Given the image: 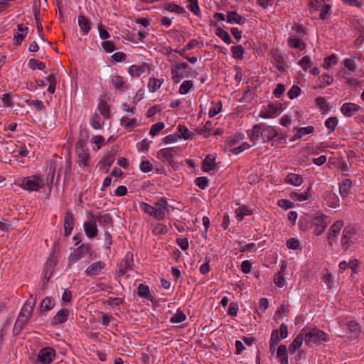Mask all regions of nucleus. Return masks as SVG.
<instances>
[{
    "instance_id": "12",
    "label": "nucleus",
    "mask_w": 364,
    "mask_h": 364,
    "mask_svg": "<svg viewBox=\"0 0 364 364\" xmlns=\"http://www.w3.org/2000/svg\"><path fill=\"white\" fill-rule=\"evenodd\" d=\"M280 113L278 106L269 104L260 111L259 117L262 119H271L279 115Z\"/></svg>"
},
{
    "instance_id": "19",
    "label": "nucleus",
    "mask_w": 364,
    "mask_h": 364,
    "mask_svg": "<svg viewBox=\"0 0 364 364\" xmlns=\"http://www.w3.org/2000/svg\"><path fill=\"white\" fill-rule=\"evenodd\" d=\"M77 154L78 156V161L80 166L86 167L89 163V153L88 149H85L83 146L77 148Z\"/></svg>"
},
{
    "instance_id": "54",
    "label": "nucleus",
    "mask_w": 364,
    "mask_h": 364,
    "mask_svg": "<svg viewBox=\"0 0 364 364\" xmlns=\"http://www.w3.org/2000/svg\"><path fill=\"white\" fill-rule=\"evenodd\" d=\"M186 318V316L181 311H177V312L170 318V322L172 323H179L184 321Z\"/></svg>"
},
{
    "instance_id": "20",
    "label": "nucleus",
    "mask_w": 364,
    "mask_h": 364,
    "mask_svg": "<svg viewBox=\"0 0 364 364\" xmlns=\"http://www.w3.org/2000/svg\"><path fill=\"white\" fill-rule=\"evenodd\" d=\"M105 264L101 261H97L91 264L85 271V273L88 277L98 275L100 272L104 269Z\"/></svg>"
},
{
    "instance_id": "60",
    "label": "nucleus",
    "mask_w": 364,
    "mask_h": 364,
    "mask_svg": "<svg viewBox=\"0 0 364 364\" xmlns=\"http://www.w3.org/2000/svg\"><path fill=\"white\" fill-rule=\"evenodd\" d=\"M338 62V58L335 54H331V55L324 58V68H329L332 65H335Z\"/></svg>"
},
{
    "instance_id": "22",
    "label": "nucleus",
    "mask_w": 364,
    "mask_h": 364,
    "mask_svg": "<svg viewBox=\"0 0 364 364\" xmlns=\"http://www.w3.org/2000/svg\"><path fill=\"white\" fill-rule=\"evenodd\" d=\"M217 168V165L215 164V156L212 154H209L205 156V158L203 161L202 164V169L203 171L209 172L210 171H214Z\"/></svg>"
},
{
    "instance_id": "46",
    "label": "nucleus",
    "mask_w": 364,
    "mask_h": 364,
    "mask_svg": "<svg viewBox=\"0 0 364 364\" xmlns=\"http://www.w3.org/2000/svg\"><path fill=\"white\" fill-rule=\"evenodd\" d=\"M274 284L279 288L285 287L287 282L282 272H278L274 276Z\"/></svg>"
},
{
    "instance_id": "40",
    "label": "nucleus",
    "mask_w": 364,
    "mask_h": 364,
    "mask_svg": "<svg viewBox=\"0 0 364 364\" xmlns=\"http://www.w3.org/2000/svg\"><path fill=\"white\" fill-rule=\"evenodd\" d=\"M288 45L291 48H297L303 50L305 48L304 43L299 38L296 37H291L288 39Z\"/></svg>"
},
{
    "instance_id": "25",
    "label": "nucleus",
    "mask_w": 364,
    "mask_h": 364,
    "mask_svg": "<svg viewBox=\"0 0 364 364\" xmlns=\"http://www.w3.org/2000/svg\"><path fill=\"white\" fill-rule=\"evenodd\" d=\"M137 294L139 297L145 299L148 301H153L154 299L150 288L147 285L143 284L139 285L137 288Z\"/></svg>"
},
{
    "instance_id": "43",
    "label": "nucleus",
    "mask_w": 364,
    "mask_h": 364,
    "mask_svg": "<svg viewBox=\"0 0 364 364\" xmlns=\"http://www.w3.org/2000/svg\"><path fill=\"white\" fill-rule=\"evenodd\" d=\"M324 199L330 208H335L338 206V198L334 193H326Z\"/></svg>"
},
{
    "instance_id": "18",
    "label": "nucleus",
    "mask_w": 364,
    "mask_h": 364,
    "mask_svg": "<svg viewBox=\"0 0 364 364\" xmlns=\"http://www.w3.org/2000/svg\"><path fill=\"white\" fill-rule=\"evenodd\" d=\"M28 27L23 24H18L17 26V31L14 36L15 44L21 45L28 34Z\"/></svg>"
},
{
    "instance_id": "52",
    "label": "nucleus",
    "mask_w": 364,
    "mask_h": 364,
    "mask_svg": "<svg viewBox=\"0 0 364 364\" xmlns=\"http://www.w3.org/2000/svg\"><path fill=\"white\" fill-rule=\"evenodd\" d=\"M212 129V123L210 121H207L205 124L200 128L197 129V132L200 134H203L205 137L209 136V132Z\"/></svg>"
},
{
    "instance_id": "15",
    "label": "nucleus",
    "mask_w": 364,
    "mask_h": 364,
    "mask_svg": "<svg viewBox=\"0 0 364 364\" xmlns=\"http://www.w3.org/2000/svg\"><path fill=\"white\" fill-rule=\"evenodd\" d=\"M110 82L118 91L123 92L129 89V85L123 77L118 75H112L110 77Z\"/></svg>"
},
{
    "instance_id": "3",
    "label": "nucleus",
    "mask_w": 364,
    "mask_h": 364,
    "mask_svg": "<svg viewBox=\"0 0 364 364\" xmlns=\"http://www.w3.org/2000/svg\"><path fill=\"white\" fill-rule=\"evenodd\" d=\"M36 299L31 295L22 307L21 312L15 323V328H22L31 318Z\"/></svg>"
},
{
    "instance_id": "56",
    "label": "nucleus",
    "mask_w": 364,
    "mask_h": 364,
    "mask_svg": "<svg viewBox=\"0 0 364 364\" xmlns=\"http://www.w3.org/2000/svg\"><path fill=\"white\" fill-rule=\"evenodd\" d=\"M180 139H181V136H180V135L178 134L173 133V134L166 136L163 139V141L166 144H169L176 143Z\"/></svg>"
},
{
    "instance_id": "42",
    "label": "nucleus",
    "mask_w": 364,
    "mask_h": 364,
    "mask_svg": "<svg viewBox=\"0 0 364 364\" xmlns=\"http://www.w3.org/2000/svg\"><path fill=\"white\" fill-rule=\"evenodd\" d=\"M97 108L100 112V114L105 117V118H109L110 117V109L109 106L108 105L107 102L105 100H101L98 103Z\"/></svg>"
},
{
    "instance_id": "1",
    "label": "nucleus",
    "mask_w": 364,
    "mask_h": 364,
    "mask_svg": "<svg viewBox=\"0 0 364 364\" xmlns=\"http://www.w3.org/2000/svg\"><path fill=\"white\" fill-rule=\"evenodd\" d=\"M248 135L252 141L262 139L264 142H267L272 140L277 135V130L270 125L257 124L253 126Z\"/></svg>"
},
{
    "instance_id": "61",
    "label": "nucleus",
    "mask_w": 364,
    "mask_h": 364,
    "mask_svg": "<svg viewBox=\"0 0 364 364\" xmlns=\"http://www.w3.org/2000/svg\"><path fill=\"white\" fill-rule=\"evenodd\" d=\"M136 146L139 152H146L149 151L150 147L149 142L146 139L139 141Z\"/></svg>"
},
{
    "instance_id": "9",
    "label": "nucleus",
    "mask_w": 364,
    "mask_h": 364,
    "mask_svg": "<svg viewBox=\"0 0 364 364\" xmlns=\"http://www.w3.org/2000/svg\"><path fill=\"white\" fill-rule=\"evenodd\" d=\"M156 219L162 220L165 218L166 215L169 213L168 203L164 198H160L154 204Z\"/></svg>"
},
{
    "instance_id": "8",
    "label": "nucleus",
    "mask_w": 364,
    "mask_h": 364,
    "mask_svg": "<svg viewBox=\"0 0 364 364\" xmlns=\"http://www.w3.org/2000/svg\"><path fill=\"white\" fill-rule=\"evenodd\" d=\"M55 358V350L51 347H46L38 352L37 359L41 364H50Z\"/></svg>"
},
{
    "instance_id": "21",
    "label": "nucleus",
    "mask_w": 364,
    "mask_h": 364,
    "mask_svg": "<svg viewBox=\"0 0 364 364\" xmlns=\"http://www.w3.org/2000/svg\"><path fill=\"white\" fill-rule=\"evenodd\" d=\"M149 68V66L145 63L141 65H132L128 68V73L132 77H139Z\"/></svg>"
},
{
    "instance_id": "47",
    "label": "nucleus",
    "mask_w": 364,
    "mask_h": 364,
    "mask_svg": "<svg viewBox=\"0 0 364 364\" xmlns=\"http://www.w3.org/2000/svg\"><path fill=\"white\" fill-rule=\"evenodd\" d=\"M14 185L28 191H36L41 188V183H14Z\"/></svg>"
},
{
    "instance_id": "31",
    "label": "nucleus",
    "mask_w": 364,
    "mask_h": 364,
    "mask_svg": "<svg viewBox=\"0 0 364 364\" xmlns=\"http://www.w3.org/2000/svg\"><path fill=\"white\" fill-rule=\"evenodd\" d=\"M164 8L169 12L175 13L177 14H183L186 13V10L183 7L173 2L166 3L164 6Z\"/></svg>"
},
{
    "instance_id": "2",
    "label": "nucleus",
    "mask_w": 364,
    "mask_h": 364,
    "mask_svg": "<svg viewBox=\"0 0 364 364\" xmlns=\"http://www.w3.org/2000/svg\"><path fill=\"white\" fill-rule=\"evenodd\" d=\"M171 79L174 83H179L182 79L198 76V73L193 70L187 63L179 62L174 63L171 68Z\"/></svg>"
},
{
    "instance_id": "57",
    "label": "nucleus",
    "mask_w": 364,
    "mask_h": 364,
    "mask_svg": "<svg viewBox=\"0 0 364 364\" xmlns=\"http://www.w3.org/2000/svg\"><path fill=\"white\" fill-rule=\"evenodd\" d=\"M90 124L95 129H100L102 127L100 117L97 114H94L90 120Z\"/></svg>"
},
{
    "instance_id": "6",
    "label": "nucleus",
    "mask_w": 364,
    "mask_h": 364,
    "mask_svg": "<svg viewBox=\"0 0 364 364\" xmlns=\"http://www.w3.org/2000/svg\"><path fill=\"white\" fill-rule=\"evenodd\" d=\"M304 334L306 339V344L309 346L319 344L321 342L328 341L327 334L317 328L311 329L308 333Z\"/></svg>"
},
{
    "instance_id": "41",
    "label": "nucleus",
    "mask_w": 364,
    "mask_h": 364,
    "mask_svg": "<svg viewBox=\"0 0 364 364\" xmlns=\"http://www.w3.org/2000/svg\"><path fill=\"white\" fill-rule=\"evenodd\" d=\"M99 224L105 228H110L112 226V219L109 214H104L97 217Z\"/></svg>"
},
{
    "instance_id": "49",
    "label": "nucleus",
    "mask_w": 364,
    "mask_h": 364,
    "mask_svg": "<svg viewBox=\"0 0 364 364\" xmlns=\"http://www.w3.org/2000/svg\"><path fill=\"white\" fill-rule=\"evenodd\" d=\"M165 124L162 122H159L157 123L154 124L150 129L149 135L152 137L157 136L159 132L164 128Z\"/></svg>"
},
{
    "instance_id": "23",
    "label": "nucleus",
    "mask_w": 364,
    "mask_h": 364,
    "mask_svg": "<svg viewBox=\"0 0 364 364\" xmlns=\"http://www.w3.org/2000/svg\"><path fill=\"white\" fill-rule=\"evenodd\" d=\"M226 21L230 24L243 25L245 19L236 11H230L227 13Z\"/></svg>"
},
{
    "instance_id": "32",
    "label": "nucleus",
    "mask_w": 364,
    "mask_h": 364,
    "mask_svg": "<svg viewBox=\"0 0 364 364\" xmlns=\"http://www.w3.org/2000/svg\"><path fill=\"white\" fill-rule=\"evenodd\" d=\"M177 129L180 133L178 134L181 136V139L185 140H192L194 138L195 134L193 132H191L184 125L179 124Z\"/></svg>"
},
{
    "instance_id": "35",
    "label": "nucleus",
    "mask_w": 364,
    "mask_h": 364,
    "mask_svg": "<svg viewBox=\"0 0 364 364\" xmlns=\"http://www.w3.org/2000/svg\"><path fill=\"white\" fill-rule=\"evenodd\" d=\"M314 130L312 126L301 127L297 129V132L293 137V141L302 138L304 136L311 134Z\"/></svg>"
},
{
    "instance_id": "58",
    "label": "nucleus",
    "mask_w": 364,
    "mask_h": 364,
    "mask_svg": "<svg viewBox=\"0 0 364 364\" xmlns=\"http://www.w3.org/2000/svg\"><path fill=\"white\" fill-rule=\"evenodd\" d=\"M337 125L338 119L336 117H331L328 118L325 122V126L330 131V132L334 131Z\"/></svg>"
},
{
    "instance_id": "10",
    "label": "nucleus",
    "mask_w": 364,
    "mask_h": 364,
    "mask_svg": "<svg viewBox=\"0 0 364 364\" xmlns=\"http://www.w3.org/2000/svg\"><path fill=\"white\" fill-rule=\"evenodd\" d=\"M90 250L89 244H82L72 252L69 256V262L70 264L75 263L79 259L85 257Z\"/></svg>"
},
{
    "instance_id": "4",
    "label": "nucleus",
    "mask_w": 364,
    "mask_h": 364,
    "mask_svg": "<svg viewBox=\"0 0 364 364\" xmlns=\"http://www.w3.org/2000/svg\"><path fill=\"white\" fill-rule=\"evenodd\" d=\"M360 232L354 227L346 226L342 233L341 245L345 250H351L360 242Z\"/></svg>"
},
{
    "instance_id": "24",
    "label": "nucleus",
    "mask_w": 364,
    "mask_h": 364,
    "mask_svg": "<svg viewBox=\"0 0 364 364\" xmlns=\"http://www.w3.org/2000/svg\"><path fill=\"white\" fill-rule=\"evenodd\" d=\"M68 316L69 310L64 308L61 309L53 316L52 323L54 325H58L65 323L68 320Z\"/></svg>"
},
{
    "instance_id": "45",
    "label": "nucleus",
    "mask_w": 364,
    "mask_h": 364,
    "mask_svg": "<svg viewBox=\"0 0 364 364\" xmlns=\"http://www.w3.org/2000/svg\"><path fill=\"white\" fill-rule=\"evenodd\" d=\"M222 109V102L220 101L212 102L211 107L209 109L208 115L213 117L220 112Z\"/></svg>"
},
{
    "instance_id": "13",
    "label": "nucleus",
    "mask_w": 364,
    "mask_h": 364,
    "mask_svg": "<svg viewBox=\"0 0 364 364\" xmlns=\"http://www.w3.org/2000/svg\"><path fill=\"white\" fill-rule=\"evenodd\" d=\"M360 110H362L361 107L353 102H346L341 107V113L346 117H351Z\"/></svg>"
},
{
    "instance_id": "7",
    "label": "nucleus",
    "mask_w": 364,
    "mask_h": 364,
    "mask_svg": "<svg viewBox=\"0 0 364 364\" xmlns=\"http://www.w3.org/2000/svg\"><path fill=\"white\" fill-rule=\"evenodd\" d=\"M119 124L124 130L131 132L141 124V119L140 117L130 118L128 116H124L120 118Z\"/></svg>"
},
{
    "instance_id": "29",
    "label": "nucleus",
    "mask_w": 364,
    "mask_h": 364,
    "mask_svg": "<svg viewBox=\"0 0 364 364\" xmlns=\"http://www.w3.org/2000/svg\"><path fill=\"white\" fill-rule=\"evenodd\" d=\"M62 180V176L60 174L59 170L55 166H50L47 176L48 182H60Z\"/></svg>"
},
{
    "instance_id": "36",
    "label": "nucleus",
    "mask_w": 364,
    "mask_h": 364,
    "mask_svg": "<svg viewBox=\"0 0 364 364\" xmlns=\"http://www.w3.org/2000/svg\"><path fill=\"white\" fill-rule=\"evenodd\" d=\"M232 58L237 60H242L244 58L245 48L241 46H233L230 48Z\"/></svg>"
},
{
    "instance_id": "14",
    "label": "nucleus",
    "mask_w": 364,
    "mask_h": 364,
    "mask_svg": "<svg viewBox=\"0 0 364 364\" xmlns=\"http://www.w3.org/2000/svg\"><path fill=\"white\" fill-rule=\"evenodd\" d=\"M133 265V255L130 252H128L120 264L118 271L119 276L124 275L127 272L132 269Z\"/></svg>"
},
{
    "instance_id": "27",
    "label": "nucleus",
    "mask_w": 364,
    "mask_h": 364,
    "mask_svg": "<svg viewBox=\"0 0 364 364\" xmlns=\"http://www.w3.org/2000/svg\"><path fill=\"white\" fill-rule=\"evenodd\" d=\"M163 78H156L155 77H151L149 79L147 87L149 91L151 93H154L158 91L164 83Z\"/></svg>"
},
{
    "instance_id": "5",
    "label": "nucleus",
    "mask_w": 364,
    "mask_h": 364,
    "mask_svg": "<svg viewBox=\"0 0 364 364\" xmlns=\"http://www.w3.org/2000/svg\"><path fill=\"white\" fill-rule=\"evenodd\" d=\"M328 217L321 212H317L311 218V228L313 233L318 236L326 230V227L329 224Z\"/></svg>"
},
{
    "instance_id": "37",
    "label": "nucleus",
    "mask_w": 364,
    "mask_h": 364,
    "mask_svg": "<svg viewBox=\"0 0 364 364\" xmlns=\"http://www.w3.org/2000/svg\"><path fill=\"white\" fill-rule=\"evenodd\" d=\"M333 81V77L328 74H323L318 78V85L320 88L325 87L331 85Z\"/></svg>"
},
{
    "instance_id": "16",
    "label": "nucleus",
    "mask_w": 364,
    "mask_h": 364,
    "mask_svg": "<svg viewBox=\"0 0 364 364\" xmlns=\"http://www.w3.org/2000/svg\"><path fill=\"white\" fill-rule=\"evenodd\" d=\"M179 148L177 146L161 149L158 151L157 157L161 160L171 161L177 154Z\"/></svg>"
},
{
    "instance_id": "33",
    "label": "nucleus",
    "mask_w": 364,
    "mask_h": 364,
    "mask_svg": "<svg viewBox=\"0 0 364 364\" xmlns=\"http://www.w3.org/2000/svg\"><path fill=\"white\" fill-rule=\"evenodd\" d=\"M194 87V83L192 80H186L180 85L179 93L181 95H186L190 92Z\"/></svg>"
},
{
    "instance_id": "28",
    "label": "nucleus",
    "mask_w": 364,
    "mask_h": 364,
    "mask_svg": "<svg viewBox=\"0 0 364 364\" xmlns=\"http://www.w3.org/2000/svg\"><path fill=\"white\" fill-rule=\"evenodd\" d=\"M235 217L238 221H242L245 216L250 215L252 211L247 205H240L235 210Z\"/></svg>"
},
{
    "instance_id": "34",
    "label": "nucleus",
    "mask_w": 364,
    "mask_h": 364,
    "mask_svg": "<svg viewBox=\"0 0 364 364\" xmlns=\"http://www.w3.org/2000/svg\"><path fill=\"white\" fill-rule=\"evenodd\" d=\"M139 208L146 214L156 219L154 206L144 202H139Z\"/></svg>"
},
{
    "instance_id": "59",
    "label": "nucleus",
    "mask_w": 364,
    "mask_h": 364,
    "mask_svg": "<svg viewBox=\"0 0 364 364\" xmlns=\"http://www.w3.org/2000/svg\"><path fill=\"white\" fill-rule=\"evenodd\" d=\"M331 14V6L329 4H324L322 6L320 11V18L321 19H327Z\"/></svg>"
},
{
    "instance_id": "51",
    "label": "nucleus",
    "mask_w": 364,
    "mask_h": 364,
    "mask_svg": "<svg viewBox=\"0 0 364 364\" xmlns=\"http://www.w3.org/2000/svg\"><path fill=\"white\" fill-rule=\"evenodd\" d=\"M290 198L293 200H298V201H304L307 199H309L310 195L309 194L308 191H304V193H296V192H291L290 193Z\"/></svg>"
},
{
    "instance_id": "44",
    "label": "nucleus",
    "mask_w": 364,
    "mask_h": 364,
    "mask_svg": "<svg viewBox=\"0 0 364 364\" xmlns=\"http://www.w3.org/2000/svg\"><path fill=\"white\" fill-rule=\"evenodd\" d=\"M90 142L94 145L93 150L98 151L105 144V139L101 135H95L92 137Z\"/></svg>"
},
{
    "instance_id": "11",
    "label": "nucleus",
    "mask_w": 364,
    "mask_h": 364,
    "mask_svg": "<svg viewBox=\"0 0 364 364\" xmlns=\"http://www.w3.org/2000/svg\"><path fill=\"white\" fill-rule=\"evenodd\" d=\"M343 225L344 223L342 220H337L331 226L328 236V241L331 245H333L336 242V238Z\"/></svg>"
},
{
    "instance_id": "53",
    "label": "nucleus",
    "mask_w": 364,
    "mask_h": 364,
    "mask_svg": "<svg viewBox=\"0 0 364 364\" xmlns=\"http://www.w3.org/2000/svg\"><path fill=\"white\" fill-rule=\"evenodd\" d=\"M28 66L32 70H43L46 68L45 63L33 58L29 60Z\"/></svg>"
},
{
    "instance_id": "38",
    "label": "nucleus",
    "mask_w": 364,
    "mask_h": 364,
    "mask_svg": "<svg viewBox=\"0 0 364 364\" xmlns=\"http://www.w3.org/2000/svg\"><path fill=\"white\" fill-rule=\"evenodd\" d=\"M55 306V301L50 297H46L41 301L40 306V310L41 311H46L51 310Z\"/></svg>"
},
{
    "instance_id": "17",
    "label": "nucleus",
    "mask_w": 364,
    "mask_h": 364,
    "mask_svg": "<svg viewBox=\"0 0 364 364\" xmlns=\"http://www.w3.org/2000/svg\"><path fill=\"white\" fill-rule=\"evenodd\" d=\"M85 235L90 239L96 237L98 234V229L96 222L90 219L89 221L85 222L83 225Z\"/></svg>"
},
{
    "instance_id": "63",
    "label": "nucleus",
    "mask_w": 364,
    "mask_h": 364,
    "mask_svg": "<svg viewBox=\"0 0 364 364\" xmlns=\"http://www.w3.org/2000/svg\"><path fill=\"white\" fill-rule=\"evenodd\" d=\"M269 306V301L266 298H262L258 304V314H262L267 309Z\"/></svg>"
},
{
    "instance_id": "26",
    "label": "nucleus",
    "mask_w": 364,
    "mask_h": 364,
    "mask_svg": "<svg viewBox=\"0 0 364 364\" xmlns=\"http://www.w3.org/2000/svg\"><path fill=\"white\" fill-rule=\"evenodd\" d=\"M74 228V220L73 214L70 212H67L64 218V231L65 235L69 236Z\"/></svg>"
},
{
    "instance_id": "39",
    "label": "nucleus",
    "mask_w": 364,
    "mask_h": 364,
    "mask_svg": "<svg viewBox=\"0 0 364 364\" xmlns=\"http://www.w3.org/2000/svg\"><path fill=\"white\" fill-rule=\"evenodd\" d=\"M215 35L219 37L224 43L229 45L232 43L231 38L225 30L222 28H217Z\"/></svg>"
},
{
    "instance_id": "62",
    "label": "nucleus",
    "mask_w": 364,
    "mask_h": 364,
    "mask_svg": "<svg viewBox=\"0 0 364 364\" xmlns=\"http://www.w3.org/2000/svg\"><path fill=\"white\" fill-rule=\"evenodd\" d=\"M277 355L282 360H288L287 350L284 345H280L278 347Z\"/></svg>"
},
{
    "instance_id": "64",
    "label": "nucleus",
    "mask_w": 364,
    "mask_h": 364,
    "mask_svg": "<svg viewBox=\"0 0 364 364\" xmlns=\"http://www.w3.org/2000/svg\"><path fill=\"white\" fill-rule=\"evenodd\" d=\"M139 168L141 171L148 173L153 169V165L149 161L144 160L140 163Z\"/></svg>"
},
{
    "instance_id": "50",
    "label": "nucleus",
    "mask_w": 364,
    "mask_h": 364,
    "mask_svg": "<svg viewBox=\"0 0 364 364\" xmlns=\"http://www.w3.org/2000/svg\"><path fill=\"white\" fill-rule=\"evenodd\" d=\"M304 342L306 343L304 334L300 333L293 341L291 347L294 350H298Z\"/></svg>"
},
{
    "instance_id": "55",
    "label": "nucleus",
    "mask_w": 364,
    "mask_h": 364,
    "mask_svg": "<svg viewBox=\"0 0 364 364\" xmlns=\"http://www.w3.org/2000/svg\"><path fill=\"white\" fill-rule=\"evenodd\" d=\"M287 246L290 250H301V243L295 238H290L287 242Z\"/></svg>"
},
{
    "instance_id": "30",
    "label": "nucleus",
    "mask_w": 364,
    "mask_h": 364,
    "mask_svg": "<svg viewBox=\"0 0 364 364\" xmlns=\"http://www.w3.org/2000/svg\"><path fill=\"white\" fill-rule=\"evenodd\" d=\"M78 25L80 29L85 33L87 34L91 30V22L85 16L80 15L77 18Z\"/></svg>"
},
{
    "instance_id": "48",
    "label": "nucleus",
    "mask_w": 364,
    "mask_h": 364,
    "mask_svg": "<svg viewBox=\"0 0 364 364\" xmlns=\"http://www.w3.org/2000/svg\"><path fill=\"white\" fill-rule=\"evenodd\" d=\"M188 4L187 8L196 16L200 15V9L198 5V0H187Z\"/></svg>"
}]
</instances>
